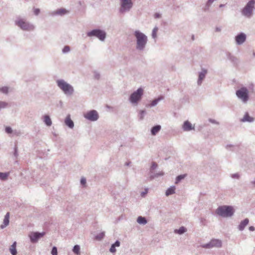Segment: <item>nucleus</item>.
Wrapping results in <instances>:
<instances>
[{"label": "nucleus", "instance_id": "nucleus-4", "mask_svg": "<svg viewBox=\"0 0 255 255\" xmlns=\"http://www.w3.org/2000/svg\"><path fill=\"white\" fill-rule=\"evenodd\" d=\"M255 4V1L254 0L249 1L242 10L243 14L248 17H250L252 15L253 9L254 7Z\"/></svg>", "mask_w": 255, "mask_h": 255}, {"label": "nucleus", "instance_id": "nucleus-5", "mask_svg": "<svg viewBox=\"0 0 255 255\" xmlns=\"http://www.w3.org/2000/svg\"><path fill=\"white\" fill-rule=\"evenodd\" d=\"M15 24L23 30L30 31L34 29V26L23 19L16 20Z\"/></svg>", "mask_w": 255, "mask_h": 255}, {"label": "nucleus", "instance_id": "nucleus-39", "mask_svg": "<svg viewBox=\"0 0 255 255\" xmlns=\"http://www.w3.org/2000/svg\"><path fill=\"white\" fill-rule=\"evenodd\" d=\"M33 11H34V13L35 15H38L40 12V10L38 8H35V9H34Z\"/></svg>", "mask_w": 255, "mask_h": 255}, {"label": "nucleus", "instance_id": "nucleus-15", "mask_svg": "<svg viewBox=\"0 0 255 255\" xmlns=\"http://www.w3.org/2000/svg\"><path fill=\"white\" fill-rule=\"evenodd\" d=\"M65 124L68 126L70 128H73L74 127V123L73 121L70 119V117L69 115L67 116L65 120Z\"/></svg>", "mask_w": 255, "mask_h": 255}, {"label": "nucleus", "instance_id": "nucleus-24", "mask_svg": "<svg viewBox=\"0 0 255 255\" xmlns=\"http://www.w3.org/2000/svg\"><path fill=\"white\" fill-rule=\"evenodd\" d=\"M137 221L139 224H145L147 222L145 218L141 216L138 217Z\"/></svg>", "mask_w": 255, "mask_h": 255}, {"label": "nucleus", "instance_id": "nucleus-26", "mask_svg": "<svg viewBox=\"0 0 255 255\" xmlns=\"http://www.w3.org/2000/svg\"><path fill=\"white\" fill-rule=\"evenodd\" d=\"M9 175V173H2L0 172V179L1 180H5L7 179L8 176Z\"/></svg>", "mask_w": 255, "mask_h": 255}, {"label": "nucleus", "instance_id": "nucleus-9", "mask_svg": "<svg viewBox=\"0 0 255 255\" xmlns=\"http://www.w3.org/2000/svg\"><path fill=\"white\" fill-rule=\"evenodd\" d=\"M222 246V242L219 240L214 239L212 240L209 244L205 245L203 247L205 248H211L213 247H221Z\"/></svg>", "mask_w": 255, "mask_h": 255}, {"label": "nucleus", "instance_id": "nucleus-10", "mask_svg": "<svg viewBox=\"0 0 255 255\" xmlns=\"http://www.w3.org/2000/svg\"><path fill=\"white\" fill-rule=\"evenodd\" d=\"M85 117L90 121H94L98 119V114L96 111L93 110L87 113Z\"/></svg>", "mask_w": 255, "mask_h": 255}, {"label": "nucleus", "instance_id": "nucleus-42", "mask_svg": "<svg viewBox=\"0 0 255 255\" xmlns=\"http://www.w3.org/2000/svg\"><path fill=\"white\" fill-rule=\"evenodd\" d=\"M249 230L251 231H254L255 230V228L253 226H251L249 228Z\"/></svg>", "mask_w": 255, "mask_h": 255}, {"label": "nucleus", "instance_id": "nucleus-13", "mask_svg": "<svg viewBox=\"0 0 255 255\" xmlns=\"http://www.w3.org/2000/svg\"><path fill=\"white\" fill-rule=\"evenodd\" d=\"M246 39V36L244 33H241L236 37V41L238 44L243 43Z\"/></svg>", "mask_w": 255, "mask_h": 255}, {"label": "nucleus", "instance_id": "nucleus-1", "mask_svg": "<svg viewBox=\"0 0 255 255\" xmlns=\"http://www.w3.org/2000/svg\"><path fill=\"white\" fill-rule=\"evenodd\" d=\"M216 212L218 215L222 217H229L233 215L234 210L231 206H223L218 207Z\"/></svg>", "mask_w": 255, "mask_h": 255}, {"label": "nucleus", "instance_id": "nucleus-7", "mask_svg": "<svg viewBox=\"0 0 255 255\" xmlns=\"http://www.w3.org/2000/svg\"><path fill=\"white\" fill-rule=\"evenodd\" d=\"M236 95L244 102H246L248 100V91L246 88H242L237 91Z\"/></svg>", "mask_w": 255, "mask_h": 255}, {"label": "nucleus", "instance_id": "nucleus-8", "mask_svg": "<svg viewBox=\"0 0 255 255\" xmlns=\"http://www.w3.org/2000/svg\"><path fill=\"white\" fill-rule=\"evenodd\" d=\"M88 36H95L97 37L101 40H104L106 37V33L102 30L96 29L88 32Z\"/></svg>", "mask_w": 255, "mask_h": 255}, {"label": "nucleus", "instance_id": "nucleus-21", "mask_svg": "<svg viewBox=\"0 0 255 255\" xmlns=\"http://www.w3.org/2000/svg\"><path fill=\"white\" fill-rule=\"evenodd\" d=\"M161 129L160 126L157 125L152 128L151 133L152 135H155Z\"/></svg>", "mask_w": 255, "mask_h": 255}, {"label": "nucleus", "instance_id": "nucleus-22", "mask_svg": "<svg viewBox=\"0 0 255 255\" xmlns=\"http://www.w3.org/2000/svg\"><path fill=\"white\" fill-rule=\"evenodd\" d=\"M175 187L173 186L168 188L166 191V195L169 196V195H171L175 192Z\"/></svg>", "mask_w": 255, "mask_h": 255}, {"label": "nucleus", "instance_id": "nucleus-46", "mask_svg": "<svg viewBox=\"0 0 255 255\" xmlns=\"http://www.w3.org/2000/svg\"><path fill=\"white\" fill-rule=\"evenodd\" d=\"M254 185H255V182L254 183Z\"/></svg>", "mask_w": 255, "mask_h": 255}, {"label": "nucleus", "instance_id": "nucleus-3", "mask_svg": "<svg viewBox=\"0 0 255 255\" xmlns=\"http://www.w3.org/2000/svg\"><path fill=\"white\" fill-rule=\"evenodd\" d=\"M57 83L58 86L62 90L65 94L69 95L72 94L73 92V88L70 85L68 84L62 80H58Z\"/></svg>", "mask_w": 255, "mask_h": 255}, {"label": "nucleus", "instance_id": "nucleus-36", "mask_svg": "<svg viewBox=\"0 0 255 255\" xmlns=\"http://www.w3.org/2000/svg\"><path fill=\"white\" fill-rule=\"evenodd\" d=\"M159 99H155L153 101H152L151 103V106H154L155 105H156L157 104V103H158V102L159 101Z\"/></svg>", "mask_w": 255, "mask_h": 255}, {"label": "nucleus", "instance_id": "nucleus-2", "mask_svg": "<svg viewBox=\"0 0 255 255\" xmlns=\"http://www.w3.org/2000/svg\"><path fill=\"white\" fill-rule=\"evenodd\" d=\"M135 36L137 39V48L139 49H143L147 41L146 36L138 31L135 32Z\"/></svg>", "mask_w": 255, "mask_h": 255}, {"label": "nucleus", "instance_id": "nucleus-12", "mask_svg": "<svg viewBox=\"0 0 255 255\" xmlns=\"http://www.w3.org/2000/svg\"><path fill=\"white\" fill-rule=\"evenodd\" d=\"M45 234V232L41 233H31L29 235L31 241L33 243L36 242L39 238L42 237Z\"/></svg>", "mask_w": 255, "mask_h": 255}, {"label": "nucleus", "instance_id": "nucleus-34", "mask_svg": "<svg viewBox=\"0 0 255 255\" xmlns=\"http://www.w3.org/2000/svg\"><path fill=\"white\" fill-rule=\"evenodd\" d=\"M7 104L3 102H0V109L4 108L7 106Z\"/></svg>", "mask_w": 255, "mask_h": 255}, {"label": "nucleus", "instance_id": "nucleus-17", "mask_svg": "<svg viewBox=\"0 0 255 255\" xmlns=\"http://www.w3.org/2000/svg\"><path fill=\"white\" fill-rule=\"evenodd\" d=\"M254 121V118L250 117L248 113H246L244 118L241 120L242 122H251Z\"/></svg>", "mask_w": 255, "mask_h": 255}, {"label": "nucleus", "instance_id": "nucleus-37", "mask_svg": "<svg viewBox=\"0 0 255 255\" xmlns=\"http://www.w3.org/2000/svg\"><path fill=\"white\" fill-rule=\"evenodd\" d=\"M115 248L116 247L113 245H112L110 250V252L113 253H115L116 251Z\"/></svg>", "mask_w": 255, "mask_h": 255}, {"label": "nucleus", "instance_id": "nucleus-20", "mask_svg": "<svg viewBox=\"0 0 255 255\" xmlns=\"http://www.w3.org/2000/svg\"><path fill=\"white\" fill-rule=\"evenodd\" d=\"M207 73L206 70H203L202 72H201L199 76V80H198V84H201L202 81L204 79L205 77V75Z\"/></svg>", "mask_w": 255, "mask_h": 255}, {"label": "nucleus", "instance_id": "nucleus-18", "mask_svg": "<svg viewBox=\"0 0 255 255\" xmlns=\"http://www.w3.org/2000/svg\"><path fill=\"white\" fill-rule=\"evenodd\" d=\"M16 243L15 242H14L9 248V251L12 255H16L17 254V251L16 250Z\"/></svg>", "mask_w": 255, "mask_h": 255}, {"label": "nucleus", "instance_id": "nucleus-40", "mask_svg": "<svg viewBox=\"0 0 255 255\" xmlns=\"http://www.w3.org/2000/svg\"><path fill=\"white\" fill-rule=\"evenodd\" d=\"M86 179L84 178H82L81 179V183L82 185H85L86 184Z\"/></svg>", "mask_w": 255, "mask_h": 255}, {"label": "nucleus", "instance_id": "nucleus-19", "mask_svg": "<svg viewBox=\"0 0 255 255\" xmlns=\"http://www.w3.org/2000/svg\"><path fill=\"white\" fill-rule=\"evenodd\" d=\"M249 220L248 219H245L240 224L239 228L240 230H243L245 227L248 224Z\"/></svg>", "mask_w": 255, "mask_h": 255}, {"label": "nucleus", "instance_id": "nucleus-41", "mask_svg": "<svg viewBox=\"0 0 255 255\" xmlns=\"http://www.w3.org/2000/svg\"><path fill=\"white\" fill-rule=\"evenodd\" d=\"M113 245L116 247H119L120 245V243L119 241H116L115 244H113Z\"/></svg>", "mask_w": 255, "mask_h": 255}, {"label": "nucleus", "instance_id": "nucleus-14", "mask_svg": "<svg viewBox=\"0 0 255 255\" xmlns=\"http://www.w3.org/2000/svg\"><path fill=\"white\" fill-rule=\"evenodd\" d=\"M183 128L184 130L189 131L194 129V126L188 121H185L183 125Z\"/></svg>", "mask_w": 255, "mask_h": 255}, {"label": "nucleus", "instance_id": "nucleus-16", "mask_svg": "<svg viewBox=\"0 0 255 255\" xmlns=\"http://www.w3.org/2000/svg\"><path fill=\"white\" fill-rule=\"evenodd\" d=\"M9 213H7L3 220V225H1V228H3L8 225L9 223Z\"/></svg>", "mask_w": 255, "mask_h": 255}, {"label": "nucleus", "instance_id": "nucleus-6", "mask_svg": "<svg viewBox=\"0 0 255 255\" xmlns=\"http://www.w3.org/2000/svg\"><path fill=\"white\" fill-rule=\"evenodd\" d=\"M143 91L142 89L139 88L136 91L133 92L130 96L129 101L132 103L137 104V102L141 99V96L143 95Z\"/></svg>", "mask_w": 255, "mask_h": 255}, {"label": "nucleus", "instance_id": "nucleus-33", "mask_svg": "<svg viewBox=\"0 0 255 255\" xmlns=\"http://www.w3.org/2000/svg\"><path fill=\"white\" fill-rule=\"evenodd\" d=\"M104 236H105L104 233H101L98 236H97L96 237V239H98V240H101L103 238Z\"/></svg>", "mask_w": 255, "mask_h": 255}, {"label": "nucleus", "instance_id": "nucleus-27", "mask_svg": "<svg viewBox=\"0 0 255 255\" xmlns=\"http://www.w3.org/2000/svg\"><path fill=\"white\" fill-rule=\"evenodd\" d=\"M73 252L75 254H76L77 255L79 254V253H80V247L78 245H75L74 247V248L73 249Z\"/></svg>", "mask_w": 255, "mask_h": 255}, {"label": "nucleus", "instance_id": "nucleus-38", "mask_svg": "<svg viewBox=\"0 0 255 255\" xmlns=\"http://www.w3.org/2000/svg\"><path fill=\"white\" fill-rule=\"evenodd\" d=\"M5 131L8 133H10L12 132V129L9 127H6Z\"/></svg>", "mask_w": 255, "mask_h": 255}, {"label": "nucleus", "instance_id": "nucleus-23", "mask_svg": "<svg viewBox=\"0 0 255 255\" xmlns=\"http://www.w3.org/2000/svg\"><path fill=\"white\" fill-rule=\"evenodd\" d=\"M44 122L48 126H50L52 124L51 119L48 116H44Z\"/></svg>", "mask_w": 255, "mask_h": 255}, {"label": "nucleus", "instance_id": "nucleus-45", "mask_svg": "<svg viewBox=\"0 0 255 255\" xmlns=\"http://www.w3.org/2000/svg\"><path fill=\"white\" fill-rule=\"evenodd\" d=\"M235 176H236V177H237V178L239 177V176L238 175H235Z\"/></svg>", "mask_w": 255, "mask_h": 255}, {"label": "nucleus", "instance_id": "nucleus-28", "mask_svg": "<svg viewBox=\"0 0 255 255\" xmlns=\"http://www.w3.org/2000/svg\"><path fill=\"white\" fill-rule=\"evenodd\" d=\"M8 88L7 87H3L0 88V91L3 94H7L8 92Z\"/></svg>", "mask_w": 255, "mask_h": 255}, {"label": "nucleus", "instance_id": "nucleus-35", "mask_svg": "<svg viewBox=\"0 0 255 255\" xmlns=\"http://www.w3.org/2000/svg\"><path fill=\"white\" fill-rule=\"evenodd\" d=\"M69 51H70V47L68 46H65L63 49V52L64 53L68 52Z\"/></svg>", "mask_w": 255, "mask_h": 255}, {"label": "nucleus", "instance_id": "nucleus-43", "mask_svg": "<svg viewBox=\"0 0 255 255\" xmlns=\"http://www.w3.org/2000/svg\"><path fill=\"white\" fill-rule=\"evenodd\" d=\"M154 16L155 18H158L160 17V14L158 13H155Z\"/></svg>", "mask_w": 255, "mask_h": 255}, {"label": "nucleus", "instance_id": "nucleus-25", "mask_svg": "<svg viewBox=\"0 0 255 255\" xmlns=\"http://www.w3.org/2000/svg\"><path fill=\"white\" fill-rule=\"evenodd\" d=\"M186 231V229L184 227H181L179 230H175V233L179 234H182Z\"/></svg>", "mask_w": 255, "mask_h": 255}, {"label": "nucleus", "instance_id": "nucleus-32", "mask_svg": "<svg viewBox=\"0 0 255 255\" xmlns=\"http://www.w3.org/2000/svg\"><path fill=\"white\" fill-rule=\"evenodd\" d=\"M51 254L52 255H57V250L56 247H53L52 248Z\"/></svg>", "mask_w": 255, "mask_h": 255}, {"label": "nucleus", "instance_id": "nucleus-44", "mask_svg": "<svg viewBox=\"0 0 255 255\" xmlns=\"http://www.w3.org/2000/svg\"><path fill=\"white\" fill-rule=\"evenodd\" d=\"M144 113V111H141V112H140L141 116H142L143 115ZM141 118L142 119V117H141Z\"/></svg>", "mask_w": 255, "mask_h": 255}, {"label": "nucleus", "instance_id": "nucleus-11", "mask_svg": "<svg viewBox=\"0 0 255 255\" xmlns=\"http://www.w3.org/2000/svg\"><path fill=\"white\" fill-rule=\"evenodd\" d=\"M122 0V8L121 11H123L124 10H129L132 5V3L131 0Z\"/></svg>", "mask_w": 255, "mask_h": 255}, {"label": "nucleus", "instance_id": "nucleus-30", "mask_svg": "<svg viewBox=\"0 0 255 255\" xmlns=\"http://www.w3.org/2000/svg\"><path fill=\"white\" fill-rule=\"evenodd\" d=\"M185 177V175H180L177 177L175 183H178L181 179H183Z\"/></svg>", "mask_w": 255, "mask_h": 255}, {"label": "nucleus", "instance_id": "nucleus-29", "mask_svg": "<svg viewBox=\"0 0 255 255\" xmlns=\"http://www.w3.org/2000/svg\"><path fill=\"white\" fill-rule=\"evenodd\" d=\"M67 12L68 11L64 8L60 9L57 11V13L59 14H64L67 13Z\"/></svg>", "mask_w": 255, "mask_h": 255}, {"label": "nucleus", "instance_id": "nucleus-31", "mask_svg": "<svg viewBox=\"0 0 255 255\" xmlns=\"http://www.w3.org/2000/svg\"><path fill=\"white\" fill-rule=\"evenodd\" d=\"M158 31L157 27H154L152 30V36L153 38H155L156 37L157 32Z\"/></svg>", "mask_w": 255, "mask_h": 255}]
</instances>
